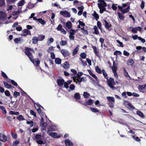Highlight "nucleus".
I'll use <instances>...</instances> for the list:
<instances>
[{
  "instance_id": "f3484780",
  "label": "nucleus",
  "mask_w": 146,
  "mask_h": 146,
  "mask_svg": "<svg viewBox=\"0 0 146 146\" xmlns=\"http://www.w3.org/2000/svg\"><path fill=\"white\" fill-rule=\"evenodd\" d=\"M93 103V100L91 99L89 100L88 101L85 102L84 105L85 106H87V105H90Z\"/></svg>"
},
{
  "instance_id": "2eb2a0df",
  "label": "nucleus",
  "mask_w": 146,
  "mask_h": 146,
  "mask_svg": "<svg viewBox=\"0 0 146 146\" xmlns=\"http://www.w3.org/2000/svg\"><path fill=\"white\" fill-rule=\"evenodd\" d=\"M57 82L58 85L61 86H63L64 81L63 79H60L57 80Z\"/></svg>"
},
{
  "instance_id": "0eeeda50",
  "label": "nucleus",
  "mask_w": 146,
  "mask_h": 146,
  "mask_svg": "<svg viewBox=\"0 0 146 146\" xmlns=\"http://www.w3.org/2000/svg\"><path fill=\"white\" fill-rule=\"evenodd\" d=\"M22 31L23 33L21 34V35L22 36H26L28 34L30 35H31V32L29 31L28 29H25Z\"/></svg>"
},
{
  "instance_id": "7ed1b4c3",
  "label": "nucleus",
  "mask_w": 146,
  "mask_h": 146,
  "mask_svg": "<svg viewBox=\"0 0 146 146\" xmlns=\"http://www.w3.org/2000/svg\"><path fill=\"white\" fill-rule=\"evenodd\" d=\"M127 4H123L122 6H118V9L120 10L123 14H124L128 12L130 9L129 6H128L127 7L125 8L127 6Z\"/></svg>"
},
{
  "instance_id": "f704fd0d",
  "label": "nucleus",
  "mask_w": 146,
  "mask_h": 146,
  "mask_svg": "<svg viewBox=\"0 0 146 146\" xmlns=\"http://www.w3.org/2000/svg\"><path fill=\"white\" fill-rule=\"evenodd\" d=\"M49 130H51L52 131H55L57 130L56 127L54 125H51L49 128H48Z\"/></svg>"
},
{
  "instance_id": "9b49d317",
  "label": "nucleus",
  "mask_w": 146,
  "mask_h": 146,
  "mask_svg": "<svg viewBox=\"0 0 146 146\" xmlns=\"http://www.w3.org/2000/svg\"><path fill=\"white\" fill-rule=\"evenodd\" d=\"M22 12V9L21 7L19 8L16 11H14L12 12V15L13 16H15L18 15L19 14Z\"/></svg>"
},
{
  "instance_id": "39448f33",
  "label": "nucleus",
  "mask_w": 146,
  "mask_h": 146,
  "mask_svg": "<svg viewBox=\"0 0 146 146\" xmlns=\"http://www.w3.org/2000/svg\"><path fill=\"white\" fill-rule=\"evenodd\" d=\"M138 88L140 92L143 93L146 92V84L143 85H139Z\"/></svg>"
},
{
  "instance_id": "423d86ee",
  "label": "nucleus",
  "mask_w": 146,
  "mask_h": 146,
  "mask_svg": "<svg viewBox=\"0 0 146 146\" xmlns=\"http://www.w3.org/2000/svg\"><path fill=\"white\" fill-rule=\"evenodd\" d=\"M60 13L65 17H70V13L66 11H61Z\"/></svg>"
},
{
  "instance_id": "7c9ffc66",
  "label": "nucleus",
  "mask_w": 146,
  "mask_h": 146,
  "mask_svg": "<svg viewBox=\"0 0 146 146\" xmlns=\"http://www.w3.org/2000/svg\"><path fill=\"white\" fill-rule=\"evenodd\" d=\"M45 36L44 35H39L38 37V40L39 41H41L44 40L45 38Z\"/></svg>"
},
{
  "instance_id": "a878e982",
  "label": "nucleus",
  "mask_w": 146,
  "mask_h": 146,
  "mask_svg": "<svg viewBox=\"0 0 146 146\" xmlns=\"http://www.w3.org/2000/svg\"><path fill=\"white\" fill-rule=\"evenodd\" d=\"M104 21L105 23L104 25L105 27L108 29H109L111 27V25L105 20H104Z\"/></svg>"
},
{
  "instance_id": "2f4dec72",
  "label": "nucleus",
  "mask_w": 146,
  "mask_h": 146,
  "mask_svg": "<svg viewBox=\"0 0 146 146\" xmlns=\"http://www.w3.org/2000/svg\"><path fill=\"white\" fill-rule=\"evenodd\" d=\"M67 40H62L60 42V44L62 46H64L67 44Z\"/></svg>"
},
{
  "instance_id": "e2e57ef3",
  "label": "nucleus",
  "mask_w": 146,
  "mask_h": 146,
  "mask_svg": "<svg viewBox=\"0 0 146 146\" xmlns=\"http://www.w3.org/2000/svg\"><path fill=\"white\" fill-rule=\"evenodd\" d=\"M97 27H98L99 29H100L101 31H102L101 24L100 21H98L97 22Z\"/></svg>"
},
{
  "instance_id": "5fc2aeb1",
  "label": "nucleus",
  "mask_w": 146,
  "mask_h": 146,
  "mask_svg": "<svg viewBox=\"0 0 146 146\" xmlns=\"http://www.w3.org/2000/svg\"><path fill=\"white\" fill-rule=\"evenodd\" d=\"M80 56L81 58L83 59H85L86 58V54L84 52L81 53L80 54Z\"/></svg>"
},
{
  "instance_id": "603ef678",
  "label": "nucleus",
  "mask_w": 146,
  "mask_h": 146,
  "mask_svg": "<svg viewBox=\"0 0 146 146\" xmlns=\"http://www.w3.org/2000/svg\"><path fill=\"white\" fill-rule=\"evenodd\" d=\"M17 119L19 121L24 120H25V118L22 115H20L17 117Z\"/></svg>"
},
{
  "instance_id": "c9c22d12",
  "label": "nucleus",
  "mask_w": 146,
  "mask_h": 146,
  "mask_svg": "<svg viewBox=\"0 0 146 146\" xmlns=\"http://www.w3.org/2000/svg\"><path fill=\"white\" fill-rule=\"evenodd\" d=\"M134 63V61L132 59L129 60L127 62V64L128 65H132Z\"/></svg>"
},
{
  "instance_id": "ddd939ff",
  "label": "nucleus",
  "mask_w": 146,
  "mask_h": 146,
  "mask_svg": "<svg viewBox=\"0 0 146 146\" xmlns=\"http://www.w3.org/2000/svg\"><path fill=\"white\" fill-rule=\"evenodd\" d=\"M49 135L50 136L55 138H58L60 137V135H57V133L55 132L50 133Z\"/></svg>"
},
{
  "instance_id": "f8f14e48",
  "label": "nucleus",
  "mask_w": 146,
  "mask_h": 146,
  "mask_svg": "<svg viewBox=\"0 0 146 146\" xmlns=\"http://www.w3.org/2000/svg\"><path fill=\"white\" fill-rule=\"evenodd\" d=\"M36 105L37 106V107H36L35 106V107L36 109L37 110L38 113L39 114L41 117H42V115H43V116L44 115L45 117H46V115L42 112L41 111V110L39 109L40 108L38 106V105L36 104Z\"/></svg>"
},
{
  "instance_id": "09e8293b",
  "label": "nucleus",
  "mask_w": 146,
  "mask_h": 146,
  "mask_svg": "<svg viewBox=\"0 0 146 146\" xmlns=\"http://www.w3.org/2000/svg\"><path fill=\"white\" fill-rule=\"evenodd\" d=\"M20 95V93L19 92H17L15 91L13 94V96L14 97L17 98L18 96H19Z\"/></svg>"
},
{
  "instance_id": "cd10ccee",
  "label": "nucleus",
  "mask_w": 146,
  "mask_h": 146,
  "mask_svg": "<svg viewBox=\"0 0 146 146\" xmlns=\"http://www.w3.org/2000/svg\"><path fill=\"white\" fill-rule=\"evenodd\" d=\"M107 99L108 100L110 103H114L115 102L114 98L113 97H107Z\"/></svg>"
},
{
  "instance_id": "4468645a",
  "label": "nucleus",
  "mask_w": 146,
  "mask_h": 146,
  "mask_svg": "<svg viewBox=\"0 0 146 146\" xmlns=\"http://www.w3.org/2000/svg\"><path fill=\"white\" fill-rule=\"evenodd\" d=\"M90 74L93 78H94L96 80V84L100 86V85L99 84V81L97 77L94 74L92 73Z\"/></svg>"
},
{
  "instance_id": "6e6d98bb",
  "label": "nucleus",
  "mask_w": 146,
  "mask_h": 146,
  "mask_svg": "<svg viewBox=\"0 0 146 146\" xmlns=\"http://www.w3.org/2000/svg\"><path fill=\"white\" fill-rule=\"evenodd\" d=\"M21 40V38H15L14 40L15 42L16 43H18Z\"/></svg>"
},
{
  "instance_id": "72a5a7b5",
  "label": "nucleus",
  "mask_w": 146,
  "mask_h": 146,
  "mask_svg": "<svg viewBox=\"0 0 146 146\" xmlns=\"http://www.w3.org/2000/svg\"><path fill=\"white\" fill-rule=\"evenodd\" d=\"M3 84H4L5 87L7 88H12V86L8 84L7 82L5 81H3Z\"/></svg>"
},
{
  "instance_id": "774afa93",
  "label": "nucleus",
  "mask_w": 146,
  "mask_h": 146,
  "mask_svg": "<svg viewBox=\"0 0 146 146\" xmlns=\"http://www.w3.org/2000/svg\"><path fill=\"white\" fill-rule=\"evenodd\" d=\"M121 54V52L119 51H116L114 53V55H117Z\"/></svg>"
},
{
  "instance_id": "c03bdc74",
  "label": "nucleus",
  "mask_w": 146,
  "mask_h": 146,
  "mask_svg": "<svg viewBox=\"0 0 146 146\" xmlns=\"http://www.w3.org/2000/svg\"><path fill=\"white\" fill-rule=\"evenodd\" d=\"M75 88V86L73 84H70L69 86L70 90H68V91H70L74 90Z\"/></svg>"
},
{
  "instance_id": "3c124183",
  "label": "nucleus",
  "mask_w": 146,
  "mask_h": 146,
  "mask_svg": "<svg viewBox=\"0 0 146 146\" xmlns=\"http://www.w3.org/2000/svg\"><path fill=\"white\" fill-rule=\"evenodd\" d=\"M54 41V39L52 38H51L49 39H48L47 43L48 45H49L50 44L52 43Z\"/></svg>"
},
{
  "instance_id": "13d9d810",
  "label": "nucleus",
  "mask_w": 146,
  "mask_h": 146,
  "mask_svg": "<svg viewBox=\"0 0 146 146\" xmlns=\"http://www.w3.org/2000/svg\"><path fill=\"white\" fill-rule=\"evenodd\" d=\"M116 42L118 43L119 45H118V46L121 47H123V45L122 42H120L119 40H116Z\"/></svg>"
},
{
  "instance_id": "4be33fe9",
  "label": "nucleus",
  "mask_w": 146,
  "mask_h": 146,
  "mask_svg": "<svg viewBox=\"0 0 146 146\" xmlns=\"http://www.w3.org/2000/svg\"><path fill=\"white\" fill-rule=\"evenodd\" d=\"M78 30L77 29L76 30L71 29L70 31H69V33L70 35H74L78 31Z\"/></svg>"
},
{
  "instance_id": "58836bf2",
  "label": "nucleus",
  "mask_w": 146,
  "mask_h": 146,
  "mask_svg": "<svg viewBox=\"0 0 146 146\" xmlns=\"http://www.w3.org/2000/svg\"><path fill=\"white\" fill-rule=\"evenodd\" d=\"M74 98L76 100H79L80 98V96L79 93H76L74 94Z\"/></svg>"
},
{
  "instance_id": "b1692460",
  "label": "nucleus",
  "mask_w": 146,
  "mask_h": 146,
  "mask_svg": "<svg viewBox=\"0 0 146 146\" xmlns=\"http://www.w3.org/2000/svg\"><path fill=\"white\" fill-rule=\"evenodd\" d=\"M73 79L74 82H75L76 83H77V81H76V80H77L79 83L81 82L82 81V78H80L79 77L77 78H76H76L75 77L74 78H73Z\"/></svg>"
},
{
  "instance_id": "4d7b16f0",
  "label": "nucleus",
  "mask_w": 146,
  "mask_h": 146,
  "mask_svg": "<svg viewBox=\"0 0 146 146\" xmlns=\"http://www.w3.org/2000/svg\"><path fill=\"white\" fill-rule=\"evenodd\" d=\"M9 113L11 115H18L19 114V113L18 112H15L12 111H11L9 112Z\"/></svg>"
},
{
  "instance_id": "864d4df0",
  "label": "nucleus",
  "mask_w": 146,
  "mask_h": 146,
  "mask_svg": "<svg viewBox=\"0 0 146 146\" xmlns=\"http://www.w3.org/2000/svg\"><path fill=\"white\" fill-rule=\"evenodd\" d=\"M137 114L141 117H144V115L143 113L139 111H138L137 112Z\"/></svg>"
},
{
  "instance_id": "f257e3e1",
  "label": "nucleus",
  "mask_w": 146,
  "mask_h": 146,
  "mask_svg": "<svg viewBox=\"0 0 146 146\" xmlns=\"http://www.w3.org/2000/svg\"><path fill=\"white\" fill-rule=\"evenodd\" d=\"M30 52H32L34 53V51L32 48L25 47V54L28 56L31 61L33 63H34L33 56L32 55Z\"/></svg>"
},
{
  "instance_id": "393cba45",
  "label": "nucleus",
  "mask_w": 146,
  "mask_h": 146,
  "mask_svg": "<svg viewBox=\"0 0 146 146\" xmlns=\"http://www.w3.org/2000/svg\"><path fill=\"white\" fill-rule=\"evenodd\" d=\"M36 3H33L31 2L28 3V5L27 6V8L29 9H31L34 7L36 5Z\"/></svg>"
},
{
  "instance_id": "c85d7f7f",
  "label": "nucleus",
  "mask_w": 146,
  "mask_h": 146,
  "mask_svg": "<svg viewBox=\"0 0 146 146\" xmlns=\"http://www.w3.org/2000/svg\"><path fill=\"white\" fill-rule=\"evenodd\" d=\"M118 15L119 18L121 21H123L124 19V17L122 14L120 13H117Z\"/></svg>"
},
{
  "instance_id": "49530a36",
  "label": "nucleus",
  "mask_w": 146,
  "mask_h": 146,
  "mask_svg": "<svg viewBox=\"0 0 146 146\" xmlns=\"http://www.w3.org/2000/svg\"><path fill=\"white\" fill-rule=\"evenodd\" d=\"M63 66L64 68L67 69L69 68V65L68 63L66 62L63 64Z\"/></svg>"
},
{
  "instance_id": "6e6552de",
  "label": "nucleus",
  "mask_w": 146,
  "mask_h": 146,
  "mask_svg": "<svg viewBox=\"0 0 146 146\" xmlns=\"http://www.w3.org/2000/svg\"><path fill=\"white\" fill-rule=\"evenodd\" d=\"M61 52L64 57L68 56L70 54L69 52L66 50L62 49L61 50Z\"/></svg>"
},
{
  "instance_id": "bb28decb",
  "label": "nucleus",
  "mask_w": 146,
  "mask_h": 146,
  "mask_svg": "<svg viewBox=\"0 0 146 146\" xmlns=\"http://www.w3.org/2000/svg\"><path fill=\"white\" fill-rule=\"evenodd\" d=\"M32 40L33 41L32 43L34 44H37L38 41H39L38 38L36 36L33 37Z\"/></svg>"
},
{
  "instance_id": "e433bc0d",
  "label": "nucleus",
  "mask_w": 146,
  "mask_h": 146,
  "mask_svg": "<svg viewBox=\"0 0 146 146\" xmlns=\"http://www.w3.org/2000/svg\"><path fill=\"white\" fill-rule=\"evenodd\" d=\"M34 62L33 63L35 64V65L37 66H38L40 63V61L39 59L38 58H36L35 60L34 59Z\"/></svg>"
},
{
  "instance_id": "69168bd1",
  "label": "nucleus",
  "mask_w": 146,
  "mask_h": 146,
  "mask_svg": "<svg viewBox=\"0 0 146 146\" xmlns=\"http://www.w3.org/2000/svg\"><path fill=\"white\" fill-rule=\"evenodd\" d=\"M30 113L31 115H33L35 117H36V113L33 110H31L30 111Z\"/></svg>"
},
{
  "instance_id": "20e7f679",
  "label": "nucleus",
  "mask_w": 146,
  "mask_h": 146,
  "mask_svg": "<svg viewBox=\"0 0 146 146\" xmlns=\"http://www.w3.org/2000/svg\"><path fill=\"white\" fill-rule=\"evenodd\" d=\"M107 82L110 88L113 90L115 89V88L114 86V85H115V83L114 79L113 78H110L109 79H108L107 80Z\"/></svg>"
},
{
  "instance_id": "c756f323",
  "label": "nucleus",
  "mask_w": 146,
  "mask_h": 146,
  "mask_svg": "<svg viewBox=\"0 0 146 146\" xmlns=\"http://www.w3.org/2000/svg\"><path fill=\"white\" fill-rule=\"evenodd\" d=\"M24 0H21L17 3V6L18 7L23 6L25 3Z\"/></svg>"
},
{
  "instance_id": "412c9836",
  "label": "nucleus",
  "mask_w": 146,
  "mask_h": 146,
  "mask_svg": "<svg viewBox=\"0 0 146 146\" xmlns=\"http://www.w3.org/2000/svg\"><path fill=\"white\" fill-rule=\"evenodd\" d=\"M94 31L93 32V33L96 35L99 34V31L97 27L96 26H95L93 29Z\"/></svg>"
},
{
  "instance_id": "dca6fc26",
  "label": "nucleus",
  "mask_w": 146,
  "mask_h": 146,
  "mask_svg": "<svg viewBox=\"0 0 146 146\" xmlns=\"http://www.w3.org/2000/svg\"><path fill=\"white\" fill-rule=\"evenodd\" d=\"M92 48L94 50V53L96 55L98 56L99 53V51L98 49L95 46H92Z\"/></svg>"
},
{
  "instance_id": "f03ea898",
  "label": "nucleus",
  "mask_w": 146,
  "mask_h": 146,
  "mask_svg": "<svg viewBox=\"0 0 146 146\" xmlns=\"http://www.w3.org/2000/svg\"><path fill=\"white\" fill-rule=\"evenodd\" d=\"M98 2L100 3H98V5L99 8L100 9V12L102 13L104 11L106 10V8L105 7L106 6V3L102 0H98Z\"/></svg>"
},
{
  "instance_id": "37998d69",
  "label": "nucleus",
  "mask_w": 146,
  "mask_h": 146,
  "mask_svg": "<svg viewBox=\"0 0 146 146\" xmlns=\"http://www.w3.org/2000/svg\"><path fill=\"white\" fill-rule=\"evenodd\" d=\"M83 96L85 98H88L90 96V94L87 92H84L83 93Z\"/></svg>"
},
{
  "instance_id": "680f3d73",
  "label": "nucleus",
  "mask_w": 146,
  "mask_h": 146,
  "mask_svg": "<svg viewBox=\"0 0 146 146\" xmlns=\"http://www.w3.org/2000/svg\"><path fill=\"white\" fill-rule=\"evenodd\" d=\"M131 28H132V29L131 30V31L134 33H137V30L136 28L130 27Z\"/></svg>"
},
{
  "instance_id": "5701e85b",
  "label": "nucleus",
  "mask_w": 146,
  "mask_h": 146,
  "mask_svg": "<svg viewBox=\"0 0 146 146\" xmlns=\"http://www.w3.org/2000/svg\"><path fill=\"white\" fill-rule=\"evenodd\" d=\"M79 46L78 45L76 48L74 49L72 52V55H75L78 52L79 49Z\"/></svg>"
},
{
  "instance_id": "052dcab7",
  "label": "nucleus",
  "mask_w": 146,
  "mask_h": 146,
  "mask_svg": "<svg viewBox=\"0 0 146 146\" xmlns=\"http://www.w3.org/2000/svg\"><path fill=\"white\" fill-rule=\"evenodd\" d=\"M117 5L116 4H113L112 5V8L114 11H116L117 9Z\"/></svg>"
},
{
  "instance_id": "8fccbe9b",
  "label": "nucleus",
  "mask_w": 146,
  "mask_h": 146,
  "mask_svg": "<svg viewBox=\"0 0 146 146\" xmlns=\"http://www.w3.org/2000/svg\"><path fill=\"white\" fill-rule=\"evenodd\" d=\"M92 16H93L96 19L97 21L98 19L99 18V15H98V14H97L96 13V12L95 11H94V13L92 14Z\"/></svg>"
},
{
  "instance_id": "9d476101",
  "label": "nucleus",
  "mask_w": 146,
  "mask_h": 146,
  "mask_svg": "<svg viewBox=\"0 0 146 146\" xmlns=\"http://www.w3.org/2000/svg\"><path fill=\"white\" fill-rule=\"evenodd\" d=\"M7 139L6 136L4 134L2 133L0 134V140L3 142L6 141Z\"/></svg>"
},
{
  "instance_id": "de8ad7c7",
  "label": "nucleus",
  "mask_w": 146,
  "mask_h": 146,
  "mask_svg": "<svg viewBox=\"0 0 146 146\" xmlns=\"http://www.w3.org/2000/svg\"><path fill=\"white\" fill-rule=\"evenodd\" d=\"M102 72L103 75L104 77L107 80L108 79V77L107 74L105 70H102Z\"/></svg>"
},
{
  "instance_id": "aec40b11",
  "label": "nucleus",
  "mask_w": 146,
  "mask_h": 146,
  "mask_svg": "<svg viewBox=\"0 0 146 146\" xmlns=\"http://www.w3.org/2000/svg\"><path fill=\"white\" fill-rule=\"evenodd\" d=\"M66 27L68 29H70L72 27V24L71 22H67L65 24Z\"/></svg>"
},
{
  "instance_id": "a211bd4d",
  "label": "nucleus",
  "mask_w": 146,
  "mask_h": 146,
  "mask_svg": "<svg viewBox=\"0 0 146 146\" xmlns=\"http://www.w3.org/2000/svg\"><path fill=\"white\" fill-rule=\"evenodd\" d=\"M65 143L66 146H72L73 143L68 139H66L65 141Z\"/></svg>"
},
{
  "instance_id": "6ab92c4d",
  "label": "nucleus",
  "mask_w": 146,
  "mask_h": 146,
  "mask_svg": "<svg viewBox=\"0 0 146 146\" xmlns=\"http://www.w3.org/2000/svg\"><path fill=\"white\" fill-rule=\"evenodd\" d=\"M125 106H128L130 108L132 109H135L134 107L130 103L128 102H126L125 103Z\"/></svg>"
},
{
  "instance_id": "bf43d9fd",
  "label": "nucleus",
  "mask_w": 146,
  "mask_h": 146,
  "mask_svg": "<svg viewBox=\"0 0 146 146\" xmlns=\"http://www.w3.org/2000/svg\"><path fill=\"white\" fill-rule=\"evenodd\" d=\"M79 60L82 63V64L84 66H85L87 65V63L86 62H84L82 59L81 58H79Z\"/></svg>"
},
{
  "instance_id": "a19ab883",
  "label": "nucleus",
  "mask_w": 146,
  "mask_h": 146,
  "mask_svg": "<svg viewBox=\"0 0 146 146\" xmlns=\"http://www.w3.org/2000/svg\"><path fill=\"white\" fill-rule=\"evenodd\" d=\"M111 68L113 72H116L117 66L115 64H114V62H113V66Z\"/></svg>"
},
{
  "instance_id": "473e14b6",
  "label": "nucleus",
  "mask_w": 146,
  "mask_h": 146,
  "mask_svg": "<svg viewBox=\"0 0 146 146\" xmlns=\"http://www.w3.org/2000/svg\"><path fill=\"white\" fill-rule=\"evenodd\" d=\"M38 21L42 25H44L46 24V22L41 18L38 19Z\"/></svg>"
},
{
  "instance_id": "338daca9",
  "label": "nucleus",
  "mask_w": 146,
  "mask_h": 146,
  "mask_svg": "<svg viewBox=\"0 0 146 146\" xmlns=\"http://www.w3.org/2000/svg\"><path fill=\"white\" fill-rule=\"evenodd\" d=\"M5 4L4 0H0V7H2Z\"/></svg>"
},
{
  "instance_id": "4c0bfd02",
  "label": "nucleus",
  "mask_w": 146,
  "mask_h": 146,
  "mask_svg": "<svg viewBox=\"0 0 146 146\" xmlns=\"http://www.w3.org/2000/svg\"><path fill=\"white\" fill-rule=\"evenodd\" d=\"M0 109L1 110L3 113L5 114L7 113L6 110L4 106H0Z\"/></svg>"
},
{
  "instance_id": "79ce46f5",
  "label": "nucleus",
  "mask_w": 146,
  "mask_h": 146,
  "mask_svg": "<svg viewBox=\"0 0 146 146\" xmlns=\"http://www.w3.org/2000/svg\"><path fill=\"white\" fill-rule=\"evenodd\" d=\"M55 62L57 64H60L61 62V60L59 58H56L55 59Z\"/></svg>"
},
{
  "instance_id": "0e129e2a",
  "label": "nucleus",
  "mask_w": 146,
  "mask_h": 146,
  "mask_svg": "<svg viewBox=\"0 0 146 146\" xmlns=\"http://www.w3.org/2000/svg\"><path fill=\"white\" fill-rule=\"evenodd\" d=\"M54 47L51 46L47 50V51L48 52H50L54 50Z\"/></svg>"
},
{
  "instance_id": "1a4fd4ad",
  "label": "nucleus",
  "mask_w": 146,
  "mask_h": 146,
  "mask_svg": "<svg viewBox=\"0 0 146 146\" xmlns=\"http://www.w3.org/2000/svg\"><path fill=\"white\" fill-rule=\"evenodd\" d=\"M7 18L6 13L3 11H0V20H4Z\"/></svg>"
},
{
  "instance_id": "ea45409f",
  "label": "nucleus",
  "mask_w": 146,
  "mask_h": 146,
  "mask_svg": "<svg viewBox=\"0 0 146 146\" xmlns=\"http://www.w3.org/2000/svg\"><path fill=\"white\" fill-rule=\"evenodd\" d=\"M90 109L91 111L93 112L96 113L99 111V110L96 108L91 107Z\"/></svg>"
},
{
  "instance_id": "a18cd8bd",
  "label": "nucleus",
  "mask_w": 146,
  "mask_h": 146,
  "mask_svg": "<svg viewBox=\"0 0 146 146\" xmlns=\"http://www.w3.org/2000/svg\"><path fill=\"white\" fill-rule=\"evenodd\" d=\"M95 69L96 72L99 73L101 74L102 73V71L101 70L99 67L98 66H96L95 67Z\"/></svg>"
}]
</instances>
